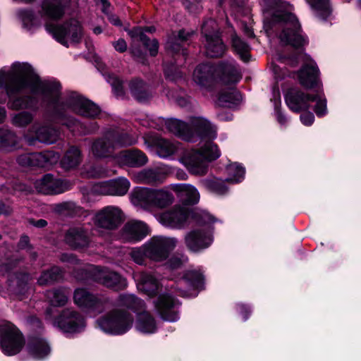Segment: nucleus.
Masks as SVG:
<instances>
[{
    "label": "nucleus",
    "mask_w": 361,
    "mask_h": 361,
    "mask_svg": "<svg viewBox=\"0 0 361 361\" xmlns=\"http://www.w3.org/2000/svg\"><path fill=\"white\" fill-rule=\"evenodd\" d=\"M0 86L4 87L9 97L29 88L33 94H40L42 102L55 121L68 128L76 123L67 113L68 109L82 116L94 118L100 113L95 104L76 93H71L66 103L60 101L61 85L41 81L39 78L24 65H15L7 72H0Z\"/></svg>",
    "instance_id": "f257e3e1"
},
{
    "label": "nucleus",
    "mask_w": 361,
    "mask_h": 361,
    "mask_svg": "<svg viewBox=\"0 0 361 361\" xmlns=\"http://www.w3.org/2000/svg\"><path fill=\"white\" fill-rule=\"evenodd\" d=\"M192 133L195 140L197 137L208 139L204 147L200 149L187 150L182 156L180 161L190 173L194 175L204 176L207 172L208 162L215 160L220 156L218 146L210 141L216 137V129L210 122L202 118H195L192 121Z\"/></svg>",
    "instance_id": "f03ea898"
},
{
    "label": "nucleus",
    "mask_w": 361,
    "mask_h": 361,
    "mask_svg": "<svg viewBox=\"0 0 361 361\" xmlns=\"http://www.w3.org/2000/svg\"><path fill=\"white\" fill-rule=\"evenodd\" d=\"M274 19L281 29L279 35L281 43L295 49L302 48L306 44V39L301 33L300 25L295 15L278 11L274 14Z\"/></svg>",
    "instance_id": "7ed1b4c3"
},
{
    "label": "nucleus",
    "mask_w": 361,
    "mask_h": 361,
    "mask_svg": "<svg viewBox=\"0 0 361 361\" xmlns=\"http://www.w3.org/2000/svg\"><path fill=\"white\" fill-rule=\"evenodd\" d=\"M25 345V338L19 329L9 322L0 324V345L8 355L18 354Z\"/></svg>",
    "instance_id": "20e7f679"
},
{
    "label": "nucleus",
    "mask_w": 361,
    "mask_h": 361,
    "mask_svg": "<svg viewBox=\"0 0 361 361\" xmlns=\"http://www.w3.org/2000/svg\"><path fill=\"white\" fill-rule=\"evenodd\" d=\"M177 243L174 238L154 236L145 243L147 257L156 262L165 261L169 257Z\"/></svg>",
    "instance_id": "39448f33"
},
{
    "label": "nucleus",
    "mask_w": 361,
    "mask_h": 361,
    "mask_svg": "<svg viewBox=\"0 0 361 361\" xmlns=\"http://www.w3.org/2000/svg\"><path fill=\"white\" fill-rule=\"evenodd\" d=\"M133 323V317L128 312L114 310L108 313L99 321L100 327L106 332L123 334L127 331Z\"/></svg>",
    "instance_id": "423d86ee"
},
{
    "label": "nucleus",
    "mask_w": 361,
    "mask_h": 361,
    "mask_svg": "<svg viewBox=\"0 0 361 361\" xmlns=\"http://www.w3.org/2000/svg\"><path fill=\"white\" fill-rule=\"evenodd\" d=\"M46 28L59 42L66 47V38H70L73 42H78L82 37L81 26L75 19H71L61 25L49 23L46 25Z\"/></svg>",
    "instance_id": "0eeeda50"
},
{
    "label": "nucleus",
    "mask_w": 361,
    "mask_h": 361,
    "mask_svg": "<svg viewBox=\"0 0 361 361\" xmlns=\"http://www.w3.org/2000/svg\"><path fill=\"white\" fill-rule=\"evenodd\" d=\"M125 219L124 214L121 208L116 206H106L97 212L93 221L99 228L106 231L117 229Z\"/></svg>",
    "instance_id": "6e6552de"
},
{
    "label": "nucleus",
    "mask_w": 361,
    "mask_h": 361,
    "mask_svg": "<svg viewBox=\"0 0 361 361\" xmlns=\"http://www.w3.org/2000/svg\"><path fill=\"white\" fill-rule=\"evenodd\" d=\"M73 300L79 307L96 314L103 312L107 302L106 298L95 295L84 288L75 290Z\"/></svg>",
    "instance_id": "1a4fd4ad"
},
{
    "label": "nucleus",
    "mask_w": 361,
    "mask_h": 361,
    "mask_svg": "<svg viewBox=\"0 0 361 361\" xmlns=\"http://www.w3.org/2000/svg\"><path fill=\"white\" fill-rule=\"evenodd\" d=\"M87 271L93 276V281L102 284L103 286L113 288L115 290H121L126 288L127 282L118 273L111 271L106 268L97 267H89Z\"/></svg>",
    "instance_id": "9d476101"
},
{
    "label": "nucleus",
    "mask_w": 361,
    "mask_h": 361,
    "mask_svg": "<svg viewBox=\"0 0 361 361\" xmlns=\"http://www.w3.org/2000/svg\"><path fill=\"white\" fill-rule=\"evenodd\" d=\"M203 284L204 277L200 272L189 271L182 279L174 283L171 289L180 297H189L191 295V290L202 288Z\"/></svg>",
    "instance_id": "9b49d317"
},
{
    "label": "nucleus",
    "mask_w": 361,
    "mask_h": 361,
    "mask_svg": "<svg viewBox=\"0 0 361 361\" xmlns=\"http://www.w3.org/2000/svg\"><path fill=\"white\" fill-rule=\"evenodd\" d=\"M213 241L211 233L203 228H193L186 233L184 243L188 250L199 252L209 247Z\"/></svg>",
    "instance_id": "f8f14e48"
},
{
    "label": "nucleus",
    "mask_w": 361,
    "mask_h": 361,
    "mask_svg": "<svg viewBox=\"0 0 361 361\" xmlns=\"http://www.w3.org/2000/svg\"><path fill=\"white\" fill-rule=\"evenodd\" d=\"M59 159L58 153L54 151H44L21 154L17 158V161L22 166L47 167L57 163Z\"/></svg>",
    "instance_id": "ddd939ff"
},
{
    "label": "nucleus",
    "mask_w": 361,
    "mask_h": 361,
    "mask_svg": "<svg viewBox=\"0 0 361 361\" xmlns=\"http://www.w3.org/2000/svg\"><path fill=\"white\" fill-rule=\"evenodd\" d=\"M55 324L65 332H77L85 326L83 317L77 311L67 308L56 318Z\"/></svg>",
    "instance_id": "4468645a"
},
{
    "label": "nucleus",
    "mask_w": 361,
    "mask_h": 361,
    "mask_svg": "<svg viewBox=\"0 0 361 361\" xmlns=\"http://www.w3.org/2000/svg\"><path fill=\"white\" fill-rule=\"evenodd\" d=\"M288 106L294 112L310 108V103L317 99V95L305 93L298 88L289 89L285 96Z\"/></svg>",
    "instance_id": "2eb2a0df"
},
{
    "label": "nucleus",
    "mask_w": 361,
    "mask_h": 361,
    "mask_svg": "<svg viewBox=\"0 0 361 361\" xmlns=\"http://www.w3.org/2000/svg\"><path fill=\"white\" fill-rule=\"evenodd\" d=\"M170 173L171 169L168 166L148 168L137 173L134 180L140 184L158 185L164 183Z\"/></svg>",
    "instance_id": "dca6fc26"
},
{
    "label": "nucleus",
    "mask_w": 361,
    "mask_h": 361,
    "mask_svg": "<svg viewBox=\"0 0 361 361\" xmlns=\"http://www.w3.org/2000/svg\"><path fill=\"white\" fill-rule=\"evenodd\" d=\"M190 214L188 208L176 205L170 210L159 216L160 222L167 226L176 228L184 227Z\"/></svg>",
    "instance_id": "f3484780"
},
{
    "label": "nucleus",
    "mask_w": 361,
    "mask_h": 361,
    "mask_svg": "<svg viewBox=\"0 0 361 361\" xmlns=\"http://www.w3.org/2000/svg\"><path fill=\"white\" fill-rule=\"evenodd\" d=\"M130 182L124 178H118L106 182L96 184L94 192L103 195H126L130 188Z\"/></svg>",
    "instance_id": "a211bd4d"
},
{
    "label": "nucleus",
    "mask_w": 361,
    "mask_h": 361,
    "mask_svg": "<svg viewBox=\"0 0 361 361\" xmlns=\"http://www.w3.org/2000/svg\"><path fill=\"white\" fill-rule=\"evenodd\" d=\"M35 188L45 195H56L62 193L70 188L68 181L55 179L51 174L44 175L40 180L35 182Z\"/></svg>",
    "instance_id": "6ab92c4d"
},
{
    "label": "nucleus",
    "mask_w": 361,
    "mask_h": 361,
    "mask_svg": "<svg viewBox=\"0 0 361 361\" xmlns=\"http://www.w3.org/2000/svg\"><path fill=\"white\" fill-rule=\"evenodd\" d=\"M180 305L178 300L169 295H161L156 302V308L160 317L165 321L174 322L178 317L176 310Z\"/></svg>",
    "instance_id": "aec40b11"
},
{
    "label": "nucleus",
    "mask_w": 361,
    "mask_h": 361,
    "mask_svg": "<svg viewBox=\"0 0 361 361\" xmlns=\"http://www.w3.org/2000/svg\"><path fill=\"white\" fill-rule=\"evenodd\" d=\"M65 241L73 249L85 248L91 242V235L87 229L82 226H74L66 231Z\"/></svg>",
    "instance_id": "412c9836"
},
{
    "label": "nucleus",
    "mask_w": 361,
    "mask_h": 361,
    "mask_svg": "<svg viewBox=\"0 0 361 361\" xmlns=\"http://www.w3.org/2000/svg\"><path fill=\"white\" fill-rule=\"evenodd\" d=\"M70 2L71 0H42L41 16L55 20H60L69 7Z\"/></svg>",
    "instance_id": "4be33fe9"
},
{
    "label": "nucleus",
    "mask_w": 361,
    "mask_h": 361,
    "mask_svg": "<svg viewBox=\"0 0 361 361\" xmlns=\"http://www.w3.org/2000/svg\"><path fill=\"white\" fill-rule=\"evenodd\" d=\"M148 234V229L143 222L131 220L125 224L121 229V238L125 241L137 242Z\"/></svg>",
    "instance_id": "5701e85b"
},
{
    "label": "nucleus",
    "mask_w": 361,
    "mask_h": 361,
    "mask_svg": "<svg viewBox=\"0 0 361 361\" xmlns=\"http://www.w3.org/2000/svg\"><path fill=\"white\" fill-rule=\"evenodd\" d=\"M145 139L149 145L156 148L157 152L160 157H169L177 151L178 147L176 144L169 140L151 135L145 136Z\"/></svg>",
    "instance_id": "b1692460"
},
{
    "label": "nucleus",
    "mask_w": 361,
    "mask_h": 361,
    "mask_svg": "<svg viewBox=\"0 0 361 361\" xmlns=\"http://www.w3.org/2000/svg\"><path fill=\"white\" fill-rule=\"evenodd\" d=\"M300 84L307 89H312L319 84V69L312 64L304 65L298 72Z\"/></svg>",
    "instance_id": "393cba45"
},
{
    "label": "nucleus",
    "mask_w": 361,
    "mask_h": 361,
    "mask_svg": "<svg viewBox=\"0 0 361 361\" xmlns=\"http://www.w3.org/2000/svg\"><path fill=\"white\" fill-rule=\"evenodd\" d=\"M195 34L193 30H180L177 34L173 33L166 44V48L171 54H178L181 51L183 59H185L186 51L183 49L180 43L187 42Z\"/></svg>",
    "instance_id": "a878e982"
},
{
    "label": "nucleus",
    "mask_w": 361,
    "mask_h": 361,
    "mask_svg": "<svg viewBox=\"0 0 361 361\" xmlns=\"http://www.w3.org/2000/svg\"><path fill=\"white\" fill-rule=\"evenodd\" d=\"M32 131L35 132V137L29 138L28 136H26L30 145H34L35 140L47 144H52L58 140L59 136L57 130L47 126L38 127L34 125L32 126Z\"/></svg>",
    "instance_id": "bb28decb"
},
{
    "label": "nucleus",
    "mask_w": 361,
    "mask_h": 361,
    "mask_svg": "<svg viewBox=\"0 0 361 361\" xmlns=\"http://www.w3.org/2000/svg\"><path fill=\"white\" fill-rule=\"evenodd\" d=\"M118 159L120 164L131 167H140L147 162V156L138 149L123 151Z\"/></svg>",
    "instance_id": "cd10ccee"
},
{
    "label": "nucleus",
    "mask_w": 361,
    "mask_h": 361,
    "mask_svg": "<svg viewBox=\"0 0 361 361\" xmlns=\"http://www.w3.org/2000/svg\"><path fill=\"white\" fill-rule=\"evenodd\" d=\"M216 68L209 63L200 64L193 72V80L200 86L206 87L214 80Z\"/></svg>",
    "instance_id": "c85d7f7f"
},
{
    "label": "nucleus",
    "mask_w": 361,
    "mask_h": 361,
    "mask_svg": "<svg viewBox=\"0 0 361 361\" xmlns=\"http://www.w3.org/2000/svg\"><path fill=\"white\" fill-rule=\"evenodd\" d=\"M116 147L112 139L107 137V132L104 135L96 140L92 145V152L94 157L104 158L110 157L114 152Z\"/></svg>",
    "instance_id": "c756f323"
},
{
    "label": "nucleus",
    "mask_w": 361,
    "mask_h": 361,
    "mask_svg": "<svg viewBox=\"0 0 361 361\" xmlns=\"http://www.w3.org/2000/svg\"><path fill=\"white\" fill-rule=\"evenodd\" d=\"M166 126L170 132L181 139L188 142L194 141L195 135L191 128L185 123L176 119H170L166 122Z\"/></svg>",
    "instance_id": "7c9ffc66"
},
{
    "label": "nucleus",
    "mask_w": 361,
    "mask_h": 361,
    "mask_svg": "<svg viewBox=\"0 0 361 361\" xmlns=\"http://www.w3.org/2000/svg\"><path fill=\"white\" fill-rule=\"evenodd\" d=\"M218 70L221 73V80L225 84L235 83L242 78L235 63L221 62L218 66Z\"/></svg>",
    "instance_id": "2f4dec72"
},
{
    "label": "nucleus",
    "mask_w": 361,
    "mask_h": 361,
    "mask_svg": "<svg viewBox=\"0 0 361 361\" xmlns=\"http://www.w3.org/2000/svg\"><path fill=\"white\" fill-rule=\"evenodd\" d=\"M171 188L186 204H195L199 201L200 195L197 190L190 185L175 184Z\"/></svg>",
    "instance_id": "473e14b6"
},
{
    "label": "nucleus",
    "mask_w": 361,
    "mask_h": 361,
    "mask_svg": "<svg viewBox=\"0 0 361 361\" xmlns=\"http://www.w3.org/2000/svg\"><path fill=\"white\" fill-rule=\"evenodd\" d=\"M153 189L147 188H136L131 194L132 202L144 209L152 207Z\"/></svg>",
    "instance_id": "72a5a7b5"
},
{
    "label": "nucleus",
    "mask_w": 361,
    "mask_h": 361,
    "mask_svg": "<svg viewBox=\"0 0 361 361\" xmlns=\"http://www.w3.org/2000/svg\"><path fill=\"white\" fill-rule=\"evenodd\" d=\"M27 349L32 356L38 359L44 358L50 353V347L47 342L39 336H33L30 338Z\"/></svg>",
    "instance_id": "f704fd0d"
},
{
    "label": "nucleus",
    "mask_w": 361,
    "mask_h": 361,
    "mask_svg": "<svg viewBox=\"0 0 361 361\" xmlns=\"http://www.w3.org/2000/svg\"><path fill=\"white\" fill-rule=\"evenodd\" d=\"M70 295V290L63 287L51 288L45 292L44 295L49 302L54 307L64 306Z\"/></svg>",
    "instance_id": "c9c22d12"
},
{
    "label": "nucleus",
    "mask_w": 361,
    "mask_h": 361,
    "mask_svg": "<svg viewBox=\"0 0 361 361\" xmlns=\"http://www.w3.org/2000/svg\"><path fill=\"white\" fill-rule=\"evenodd\" d=\"M82 160L81 151L75 146H71L65 152L61 159V166L66 170L77 168Z\"/></svg>",
    "instance_id": "e433bc0d"
},
{
    "label": "nucleus",
    "mask_w": 361,
    "mask_h": 361,
    "mask_svg": "<svg viewBox=\"0 0 361 361\" xmlns=\"http://www.w3.org/2000/svg\"><path fill=\"white\" fill-rule=\"evenodd\" d=\"M128 35L134 39L142 42L145 48H147L152 56H155L159 51V42L156 39H150L143 33V30L140 27L133 28L128 32Z\"/></svg>",
    "instance_id": "4c0bfd02"
},
{
    "label": "nucleus",
    "mask_w": 361,
    "mask_h": 361,
    "mask_svg": "<svg viewBox=\"0 0 361 361\" xmlns=\"http://www.w3.org/2000/svg\"><path fill=\"white\" fill-rule=\"evenodd\" d=\"M242 99L240 93L235 89L231 88L219 92L216 104L220 107L231 108Z\"/></svg>",
    "instance_id": "58836bf2"
},
{
    "label": "nucleus",
    "mask_w": 361,
    "mask_h": 361,
    "mask_svg": "<svg viewBox=\"0 0 361 361\" xmlns=\"http://www.w3.org/2000/svg\"><path fill=\"white\" fill-rule=\"evenodd\" d=\"M63 271L57 266H53L50 269L43 270L37 279L39 286H51L63 279Z\"/></svg>",
    "instance_id": "ea45409f"
},
{
    "label": "nucleus",
    "mask_w": 361,
    "mask_h": 361,
    "mask_svg": "<svg viewBox=\"0 0 361 361\" xmlns=\"http://www.w3.org/2000/svg\"><path fill=\"white\" fill-rule=\"evenodd\" d=\"M136 328L141 332L152 334L157 330L156 322L153 316L145 309L137 312Z\"/></svg>",
    "instance_id": "a19ab883"
},
{
    "label": "nucleus",
    "mask_w": 361,
    "mask_h": 361,
    "mask_svg": "<svg viewBox=\"0 0 361 361\" xmlns=\"http://www.w3.org/2000/svg\"><path fill=\"white\" fill-rule=\"evenodd\" d=\"M116 304L118 306L132 310L137 313L145 309L144 301L131 294H121L116 300Z\"/></svg>",
    "instance_id": "79ce46f5"
},
{
    "label": "nucleus",
    "mask_w": 361,
    "mask_h": 361,
    "mask_svg": "<svg viewBox=\"0 0 361 361\" xmlns=\"http://www.w3.org/2000/svg\"><path fill=\"white\" fill-rule=\"evenodd\" d=\"M205 49L207 56L211 58L221 57L225 51L226 47L219 36L212 38H205Z\"/></svg>",
    "instance_id": "37998d69"
},
{
    "label": "nucleus",
    "mask_w": 361,
    "mask_h": 361,
    "mask_svg": "<svg viewBox=\"0 0 361 361\" xmlns=\"http://www.w3.org/2000/svg\"><path fill=\"white\" fill-rule=\"evenodd\" d=\"M129 88L132 95L140 102H146L152 97L147 85L141 80H131L129 83Z\"/></svg>",
    "instance_id": "c03bdc74"
},
{
    "label": "nucleus",
    "mask_w": 361,
    "mask_h": 361,
    "mask_svg": "<svg viewBox=\"0 0 361 361\" xmlns=\"http://www.w3.org/2000/svg\"><path fill=\"white\" fill-rule=\"evenodd\" d=\"M173 194L164 189H153L152 207L166 208L173 204Z\"/></svg>",
    "instance_id": "a18cd8bd"
},
{
    "label": "nucleus",
    "mask_w": 361,
    "mask_h": 361,
    "mask_svg": "<svg viewBox=\"0 0 361 361\" xmlns=\"http://www.w3.org/2000/svg\"><path fill=\"white\" fill-rule=\"evenodd\" d=\"M107 137L112 139V142L117 147L129 146L134 145L137 142V138L126 132L118 130H112L107 132Z\"/></svg>",
    "instance_id": "49530a36"
},
{
    "label": "nucleus",
    "mask_w": 361,
    "mask_h": 361,
    "mask_svg": "<svg viewBox=\"0 0 361 361\" xmlns=\"http://www.w3.org/2000/svg\"><path fill=\"white\" fill-rule=\"evenodd\" d=\"M37 104V100L34 96H25L14 98L11 100L9 105L13 109H22L35 108Z\"/></svg>",
    "instance_id": "de8ad7c7"
},
{
    "label": "nucleus",
    "mask_w": 361,
    "mask_h": 361,
    "mask_svg": "<svg viewBox=\"0 0 361 361\" xmlns=\"http://www.w3.org/2000/svg\"><path fill=\"white\" fill-rule=\"evenodd\" d=\"M317 15L322 19H326L331 13L329 0H307Z\"/></svg>",
    "instance_id": "09e8293b"
},
{
    "label": "nucleus",
    "mask_w": 361,
    "mask_h": 361,
    "mask_svg": "<svg viewBox=\"0 0 361 361\" xmlns=\"http://www.w3.org/2000/svg\"><path fill=\"white\" fill-rule=\"evenodd\" d=\"M232 46L243 61H248L250 48L246 42L242 40L236 35H233L232 36Z\"/></svg>",
    "instance_id": "8fccbe9b"
},
{
    "label": "nucleus",
    "mask_w": 361,
    "mask_h": 361,
    "mask_svg": "<svg viewBox=\"0 0 361 361\" xmlns=\"http://www.w3.org/2000/svg\"><path fill=\"white\" fill-rule=\"evenodd\" d=\"M202 183L207 190L219 195L225 194L228 190L224 181L216 178L204 179Z\"/></svg>",
    "instance_id": "3c124183"
},
{
    "label": "nucleus",
    "mask_w": 361,
    "mask_h": 361,
    "mask_svg": "<svg viewBox=\"0 0 361 361\" xmlns=\"http://www.w3.org/2000/svg\"><path fill=\"white\" fill-rule=\"evenodd\" d=\"M142 289L149 295L157 293L159 288L158 281L150 274H143L141 277Z\"/></svg>",
    "instance_id": "603ef678"
},
{
    "label": "nucleus",
    "mask_w": 361,
    "mask_h": 361,
    "mask_svg": "<svg viewBox=\"0 0 361 361\" xmlns=\"http://www.w3.org/2000/svg\"><path fill=\"white\" fill-rule=\"evenodd\" d=\"M229 177L226 179V182L237 183L241 181L245 175V169L239 164L234 163L227 168Z\"/></svg>",
    "instance_id": "864d4df0"
},
{
    "label": "nucleus",
    "mask_w": 361,
    "mask_h": 361,
    "mask_svg": "<svg viewBox=\"0 0 361 361\" xmlns=\"http://www.w3.org/2000/svg\"><path fill=\"white\" fill-rule=\"evenodd\" d=\"M82 174L86 178H103L108 176V171L100 165H86Z\"/></svg>",
    "instance_id": "5fc2aeb1"
},
{
    "label": "nucleus",
    "mask_w": 361,
    "mask_h": 361,
    "mask_svg": "<svg viewBox=\"0 0 361 361\" xmlns=\"http://www.w3.org/2000/svg\"><path fill=\"white\" fill-rule=\"evenodd\" d=\"M202 34L205 38H212L214 37V36H219L216 22L211 18L204 21L202 26Z\"/></svg>",
    "instance_id": "6e6d98bb"
},
{
    "label": "nucleus",
    "mask_w": 361,
    "mask_h": 361,
    "mask_svg": "<svg viewBox=\"0 0 361 361\" xmlns=\"http://www.w3.org/2000/svg\"><path fill=\"white\" fill-rule=\"evenodd\" d=\"M262 1L264 10L267 11L274 10L272 14V20L274 22L276 21L274 19V14L278 11L280 13H288L283 9L284 8V5L281 0H262Z\"/></svg>",
    "instance_id": "4d7b16f0"
},
{
    "label": "nucleus",
    "mask_w": 361,
    "mask_h": 361,
    "mask_svg": "<svg viewBox=\"0 0 361 361\" xmlns=\"http://www.w3.org/2000/svg\"><path fill=\"white\" fill-rule=\"evenodd\" d=\"M32 115L27 111L17 114L13 118V123L18 127H24L32 122Z\"/></svg>",
    "instance_id": "13d9d810"
},
{
    "label": "nucleus",
    "mask_w": 361,
    "mask_h": 361,
    "mask_svg": "<svg viewBox=\"0 0 361 361\" xmlns=\"http://www.w3.org/2000/svg\"><path fill=\"white\" fill-rule=\"evenodd\" d=\"M89 267H94L92 264H86L82 267L75 269L73 271L74 277L80 281H87L90 279L93 280V276L90 271H87Z\"/></svg>",
    "instance_id": "bf43d9fd"
},
{
    "label": "nucleus",
    "mask_w": 361,
    "mask_h": 361,
    "mask_svg": "<svg viewBox=\"0 0 361 361\" xmlns=\"http://www.w3.org/2000/svg\"><path fill=\"white\" fill-rule=\"evenodd\" d=\"M1 140L2 142H1L0 147L5 148L14 147L17 144V137L16 135L6 129L3 130V136Z\"/></svg>",
    "instance_id": "052dcab7"
},
{
    "label": "nucleus",
    "mask_w": 361,
    "mask_h": 361,
    "mask_svg": "<svg viewBox=\"0 0 361 361\" xmlns=\"http://www.w3.org/2000/svg\"><path fill=\"white\" fill-rule=\"evenodd\" d=\"M130 256L135 263L144 264L145 259L147 258L145 244L139 248L133 249L130 252Z\"/></svg>",
    "instance_id": "680f3d73"
},
{
    "label": "nucleus",
    "mask_w": 361,
    "mask_h": 361,
    "mask_svg": "<svg viewBox=\"0 0 361 361\" xmlns=\"http://www.w3.org/2000/svg\"><path fill=\"white\" fill-rule=\"evenodd\" d=\"M75 209L76 205L73 202L59 203L56 204L54 207L56 212L64 214H71L75 211Z\"/></svg>",
    "instance_id": "e2e57ef3"
},
{
    "label": "nucleus",
    "mask_w": 361,
    "mask_h": 361,
    "mask_svg": "<svg viewBox=\"0 0 361 361\" xmlns=\"http://www.w3.org/2000/svg\"><path fill=\"white\" fill-rule=\"evenodd\" d=\"M109 82L113 87L115 94L117 96H122L124 94L122 81L114 75H110Z\"/></svg>",
    "instance_id": "0e129e2a"
},
{
    "label": "nucleus",
    "mask_w": 361,
    "mask_h": 361,
    "mask_svg": "<svg viewBox=\"0 0 361 361\" xmlns=\"http://www.w3.org/2000/svg\"><path fill=\"white\" fill-rule=\"evenodd\" d=\"M164 74L171 80H176L181 78L182 75L176 66H171L164 68Z\"/></svg>",
    "instance_id": "69168bd1"
},
{
    "label": "nucleus",
    "mask_w": 361,
    "mask_h": 361,
    "mask_svg": "<svg viewBox=\"0 0 361 361\" xmlns=\"http://www.w3.org/2000/svg\"><path fill=\"white\" fill-rule=\"evenodd\" d=\"M317 104L314 107V111L318 116L324 115L326 112V102L325 99L318 98L317 96Z\"/></svg>",
    "instance_id": "338daca9"
},
{
    "label": "nucleus",
    "mask_w": 361,
    "mask_h": 361,
    "mask_svg": "<svg viewBox=\"0 0 361 361\" xmlns=\"http://www.w3.org/2000/svg\"><path fill=\"white\" fill-rule=\"evenodd\" d=\"M18 264L17 259H11L0 264V274L4 275L11 271Z\"/></svg>",
    "instance_id": "774afa93"
}]
</instances>
